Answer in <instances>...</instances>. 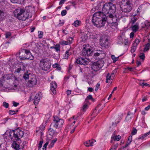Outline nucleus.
Returning a JSON list of instances; mask_svg holds the SVG:
<instances>
[{"label":"nucleus","instance_id":"cd10ccee","mask_svg":"<svg viewBox=\"0 0 150 150\" xmlns=\"http://www.w3.org/2000/svg\"><path fill=\"white\" fill-rule=\"evenodd\" d=\"M88 108V104L86 103H84L83 105L82 109H81V110H83V112H85Z\"/></svg>","mask_w":150,"mask_h":150},{"label":"nucleus","instance_id":"bf43d9fd","mask_svg":"<svg viewBox=\"0 0 150 150\" xmlns=\"http://www.w3.org/2000/svg\"><path fill=\"white\" fill-rule=\"evenodd\" d=\"M59 66V65L57 64V63H55L54 64L52 65V67L53 68H57V67H58Z\"/></svg>","mask_w":150,"mask_h":150},{"label":"nucleus","instance_id":"b1692460","mask_svg":"<svg viewBox=\"0 0 150 150\" xmlns=\"http://www.w3.org/2000/svg\"><path fill=\"white\" fill-rule=\"evenodd\" d=\"M137 18L136 17V15H134L133 17L132 18L131 21L130 22V23L131 25H133L135 24V22L137 21Z\"/></svg>","mask_w":150,"mask_h":150},{"label":"nucleus","instance_id":"13d9d810","mask_svg":"<svg viewBox=\"0 0 150 150\" xmlns=\"http://www.w3.org/2000/svg\"><path fill=\"white\" fill-rule=\"evenodd\" d=\"M134 32H132L130 33V38H133L134 35Z\"/></svg>","mask_w":150,"mask_h":150},{"label":"nucleus","instance_id":"393cba45","mask_svg":"<svg viewBox=\"0 0 150 150\" xmlns=\"http://www.w3.org/2000/svg\"><path fill=\"white\" fill-rule=\"evenodd\" d=\"M150 47V39H148V42L145 46L144 51L145 52L149 50Z\"/></svg>","mask_w":150,"mask_h":150},{"label":"nucleus","instance_id":"09e8293b","mask_svg":"<svg viewBox=\"0 0 150 150\" xmlns=\"http://www.w3.org/2000/svg\"><path fill=\"white\" fill-rule=\"evenodd\" d=\"M48 144V142H47L45 144L42 148L43 150H46Z\"/></svg>","mask_w":150,"mask_h":150},{"label":"nucleus","instance_id":"8fccbe9b","mask_svg":"<svg viewBox=\"0 0 150 150\" xmlns=\"http://www.w3.org/2000/svg\"><path fill=\"white\" fill-rule=\"evenodd\" d=\"M137 130L135 128L134 129L132 132V135H135L137 133Z\"/></svg>","mask_w":150,"mask_h":150},{"label":"nucleus","instance_id":"a211bd4d","mask_svg":"<svg viewBox=\"0 0 150 150\" xmlns=\"http://www.w3.org/2000/svg\"><path fill=\"white\" fill-rule=\"evenodd\" d=\"M41 95V93L40 92H39L38 94H36L34 98L33 102L35 105H37L39 102L40 100V95Z\"/></svg>","mask_w":150,"mask_h":150},{"label":"nucleus","instance_id":"4c0bfd02","mask_svg":"<svg viewBox=\"0 0 150 150\" xmlns=\"http://www.w3.org/2000/svg\"><path fill=\"white\" fill-rule=\"evenodd\" d=\"M139 84H140V85L142 86L143 87H144V86H146L150 87V85L149 84H148L147 83H144V82H143V83H139Z\"/></svg>","mask_w":150,"mask_h":150},{"label":"nucleus","instance_id":"20e7f679","mask_svg":"<svg viewBox=\"0 0 150 150\" xmlns=\"http://www.w3.org/2000/svg\"><path fill=\"white\" fill-rule=\"evenodd\" d=\"M121 10L124 12L129 13L132 9L130 3L128 0H122L120 5Z\"/></svg>","mask_w":150,"mask_h":150},{"label":"nucleus","instance_id":"6e6d98bb","mask_svg":"<svg viewBox=\"0 0 150 150\" xmlns=\"http://www.w3.org/2000/svg\"><path fill=\"white\" fill-rule=\"evenodd\" d=\"M22 70V69L21 67H20L18 68L17 69L15 70V71L17 73H19L20 71Z\"/></svg>","mask_w":150,"mask_h":150},{"label":"nucleus","instance_id":"5fc2aeb1","mask_svg":"<svg viewBox=\"0 0 150 150\" xmlns=\"http://www.w3.org/2000/svg\"><path fill=\"white\" fill-rule=\"evenodd\" d=\"M111 76L110 75L109 73H108L106 76V79L107 80H109L110 79Z\"/></svg>","mask_w":150,"mask_h":150},{"label":"nucleus","instance_id":"864d4df0","mask_svg":"<svg viewBox=\"0 0 150 150\" xmlns=\"http://www.w3.org/2000/svg\"><path fill=\"white\" fill-rule=\"evenodd\" d=\"M43 142V141L42 140L40 141V143L39 144L38 146L39 149H40L42 147Z\"/></svg>","mask_w":150,"mask_h":150},{"label":"nucleus","instance_id":"aec40b11","mask_svg":"<svg viewBox=\"0 0 150 150\" xmlns=\"http://www.w3.org/2000/svg\"><path fill=\"white\" fill-rule=\"evenodd\" d=\"M16 141H14L12 144L11 146L16 150H19L20 149L19 145L16 142Z\"/></svg>","mask_w":150,"mask_h":150},{"label":"nucleus","instance_id":"680f3d73","mask_svg":"<svg viewBox=\"0 0 150 150\" xmlns=\"http://www.w3.org/2000/svg\"><path fill=\"white\" fill-rule=\"evenodd\" d=\"M4 16V13L3 11L0 10V18H2Z\"/></svg>","mask_w":150,"mask_h":150},{"label":"nucleus","instance_id":"9d476101","mask_svg":"<svg viewBox=\"0 0 150 150\" xmlns=\"http://www.w3.org/2000/svg\"><path fill=\"white\" fill-rule=\"evenodd\" d=\"M87 45H83V48L82 50V53L83 56H91L92 54L93 50L92 49L88 48Z\"/></svg>","mask_w":150,"mask_h":150},{"label":"nucleus","instance_id":"052dcab7","mask_svg":"<svg viewBox=\"0 0 150 150\" xmlns=\"http://www.w3.org/2000/svg\"><path fill=\"white\" fill-rule=\"evenodd\" d=\"M76 127V126L75 127H74L70 131L71 133H73L75 131Z\"/></svg>","mask_w":150,"mask_h":150},{"label":"nucleus","instance_id":"37998d69","mask_svg":"<svg viewBox=\"0 0 150 150\" xmlns=\"http://www.w3.org/2000/svg\"><path fill=\"white\" fill-rule=\"evenodd\" d=\"M139 57L140 59L144 60L145 58V54L144 53H141L139 55Z\"/></svg>","mask_w":150,"mask_h":150},{"label":"nucleus","instance_id":"39448f33","mask_svg":"<svg viewBox=\"0 0 150 150\" xmlns=\"http://www.w3.org/2000/svg\"><path fill=\"white\" fill-rule=\"evenodd\" d=\"M39 66L42 70L47 71L50 68L51 63L49 59L46 58L42 59L40 61Z\"/></svg>","mask_w":150,"mask_h":150},{"label":"nucleus","instance_id":"338daca9","mask_svg":"<svg viewBox=\"0 0 150 150\" xmlns=\"http://www.w3.org/2000/svg\"><path fill=\"white\" fill-rule=\"evenodd\" d=\"M150 108V105H148L147 107L145 108V110H148Z\"/></svg>","mask_w":150,"mask_h":150},{"label":"nucleus","instance_id":"e2e57ef3","mask_svg":"<svg viewBox=\"0 0 150 150\" xmlns=\"http://www.w3.org/2000/svg\"><path fill=\"white\" fill-rule=\"evenodd\" d=\"M88 91L89 92H93V88L91 87H89L88 88Z\"/></svg>","mask_w":150,"mask_h":150},{"label":"nucleus","instance_id":"6ab92c4d","mask_svg":"<svg viewBox=\"0 0 150 150\" xmlns=\"http://www.w3.org/2000/svg\"><path fill=\"white\" fill-rule=\"evenodd\" d=\"M131 28L132 31L134 33H136L139 29V23H137L135 24L132 25Z\"/></svg>","mask_w":150,"mask_h":150},{"label":"nucleus","instance_id":"c03bdc74","mask_svg":"<svg viewBox=\"0 0 150 150\" xmlns=\"http://www.w3.org/2000/svg\"><path fill=\"white\" fill-rule=\"evenodd\" d=\"M93 99V97L91 95H90L88 96L85 99L86 101H87L89 100H92Z\"/></svg>","mask_w":150,"mask_h":150},{"label":"nucleus","instance_id":"2eb2a0df","mask_svg":"<svg viewBox=\"0 0 150 150\" xmlns=\"http://www.w3.org/2000/svg\"><path fill=\"white\" fill-rule=\"evenodd\" d=\"M118 42L119 43H121L124 45H128V40L127 38H125L122 37L121 36L118 37Z\"/></svg>","mask_w":150,"mask_h":150},{"label":"nucleus","instance_id":"ddd939ff","mask_svg":"<svg viewBox=\"0 0 150 150\" xmlns=\"http://www.w3.org/2000/svg\"><path fill=\"white\" fill-rule=\"evenodd\" d=\"M100 44L103 47H106L108 46L109 42L107 38H103L100 40Z\"/></svg>","mask_w":150,"mask_h":150},{"label":"nucleus","instance_id":"e433bc0d","mask_svg":"<svg viewBox=\"0 0 150 150\" xmlns=\"http://www.w3.org/2000/svg\"><path fill=\"white\" fill-rule=\"evenodd\" d=\"M5 35L6 38H9L11 36V33L10 32H8L5 34Z\"/></svg>","mask_w":150,"mask_h":150},{"label":"nucleus","instance_id":"a878e982","mask_svg":"<svg viewBox=\"0 0 150 150\" xmlns=\"http://www.w3.org/2000/svg\"><path fill=\"white\" fill-rule=\"evenodd\" d=\"M11 2L13 3H16L18 4H20L23 3L24 0H10Z\"/></svg>","mask_w":150,"mask_h":150},{"label":"nucleus","instance_id":"a19ab883","mask_svg":"<svg viewBox=\"0 0 150 150\" xmlns=\"http://www.w3.org/2000/svg\"><path fill=\"white\" fill-rule=\"evenodd\" d=\"M73 39L71 37H69L68 39V42H69V44H71L73 42Z\"/></svg>","mask_w":150,"mask_h":150},{"label":"nucleus","instance_id":"f3484780","mask_svg":"<svg viewBox=\"0 0 150 150\" xmlns=\"http://www.w3.org/2000/svg\"><path fill=\"white\" fill-rule=\"evenodd\" d=\"M96 142V140L92 139L86 141L84 143V144L86 146L88 147L93 146Z\"/></svg>","mask_w":150,"mask_h":150},{"label":"nucleus","instance_id":"dca6fc26","mask_svg":"<svg viewBox=\"0 0 150 150\" xmlns=\"http://www.w3.org/2000/svg\"><path fill=\"white\" fill-rule=\"evenodd\" d=\"M57 87V85L56 83L55 82H52L50 83V89L53 94H55L56 93V89Z\"/></svg>","mask_w":150,"mask_h":150},{"label":"nucleus","instance_id":"9b49d317","mask_svg":"<svg viewBox=\"0 0 150 150\" xmlns=\"http://www.w3.org/2000/svg\"><path fill=\"white\" fill-rule=\"evenodd\" d=\"M25 10L23 8L19 7L16 9L14 11L13 13L15 17L19 19L21 17V15Z\"/></svg>","mask_w":150,"mask_h":150},{"label":"nucleus","instance_id":"473e14b6","mask_svg":"<svg viewBox=\"0 0 150 150\" xmlns=\"http://www.w3.org/2000/svg\"><path fill=\"white\" fill-rule=\"evenodd\" d=\"M54 49L56 52L59 51L60 50V46L59 44H56L54 47Z\"/></svg>","mask_w":150,"mask_h":150},{"label":"nucleus","instance_id":"f03ea898","mask_svg":"<svg viewBox=\"0 0 150 150\" xmlns=\"http://www.w3.org/2000/svg\"><path fill=\"white\" fill-rule=\"evenodd\" d=\"M64 123V121L62 119L59 118L56 116H54V119L51 123L49 130V134L52 136L57 135L58 133L56 132L55 129L62 127Z\"/></svg>","mask_w":150,"mask_h":150},{"label":"nucleus","instance_id":"0e129e2a","mask_svg":"<svg viewBox=\"0 0 150 150\" xmlns=\"http://www.w3.org/2000/svg\"><path fill=\"white\" fill-rule=\"evenodd\" d=\"M66 1V0H61L59 2V5H60L61 4H64Z\"/></svg>","mask_w":150,"mask_h":150},{"label":"nucleus","instance_id":"de8ad7c7","mask_svg":"<svg viewBox=\"0 0 150 150\" xmlns=\"http://www.w3.org/2000/svg\"><path fill=\"white\" fill-rule=\"evenodd\" d=\"M8 104L6 102H4L3 103V106L7 108L8 107Z\"/></svg>","mask_w":150,"mask_h":150},{"label":"nucleus","instance_id":"6e6552de","mask_svg":"<svg viewBox=\"0 0 150 150\" xmlns=\"http://www.w3.org/2000/svg\"><path fill=\"white\" fill-rule=\"evenodd\" d=\"M105 56V52L103 50H98L95 52L93 57L96 59L98 60H102Z\"/></svg>","mask_w":150,"mask_h":150},{"label":"nucleus","instance_id":"7c9ffc66","mask_svg":"<svg viewBox=\"0 0 150 150\" xmlns=\"http://www.w3.org/2000/svg\"><path fill=\"white\" fill-rule=\"evenodd\" d=\"M69 51L70 50L66 51L65 55V58H68L69 56L71 54V53Z\"/></svg>","mask_w":150,"mask_h":150},{"label":"nucleus","instance_id":"f8f14e48","mask_svg":"<svg viewBox=\"0 0 150 150\" xmlns=\"http://www.w3.org/2000/svg\"><path fill=\"white\" fill-rule=\"evenodd\" d=\"M76 62L78 64L85 65L88 63V59L86 58L80 57L76 59Z\"/></svg>","mask_w":150,"mask_h":150},{"label":"nucleus","instance_id":"4be33fe9","mask_svg":"<svg viewBox=\"0 0 150 150\" xmlns=\"http://www.w3.org/2000/svg\"><path fill=\"white\" fill-rule=\"evenodd\" d=\"M99 36V35L97 34L94 33H90V38L93 39H97Z\"/></svg>","mask_w":150,"mask_h":150},{"label":"nucleus","instance_id":"a18cd8bd","mask_svg":"<svg viewBox=\"0 0 150 150\" xmlns=\"http://www.w3.org/2000/svg\"><path fill=\"white\" fill-rule=\"evenodd\" d=\"M67 11L65 10L62 11L61 12V14L62 16H65L67 14Z\"/></svg>","mask_w":150,"mask_h":150},{"label":"nucleus","instance_id":"4d7b16f0","mask_svg":"<svg viewBox=\"0 0 150 150\" xmlns=\"http://www.w3.org/2000/svg\"><path fill=\"white\" fill-rule=\"evenodd\" d=\"M13 105L14 106L16 107L19 105L18 103H16L15 101L13 102Z\"/></svg>","mask_w":150,"mask_h":150},{"label":"nucleus","instance_id":"79ce46f5","mask_svg":"<svg viewBox=\"0 0 150 150\" xmlns=\"http://www.w3.org/2000/svg\"><path fill=\"white\" fill-rule=\"evenodd\" d=\"M117 146L118 144H115L111 147L110 150H115L117 148Z\"/></svg>","mask_w":150,"mask_h":150},{"label":"nucleus","instance_id":"58836bf2","mask_svg":"<svg viewBox=\"0 0 150 150\" xmlns=\"http://www.w3.org/2000/svg\"><path fill=\"white\" fill-rule=\"evenodd\" d=\"M39 34L38 35V38H39L41 39L42 38L43 33L42 31H39Z\"/></svg>","mask_w":150,"mask_h":150},{"label":"nucleus","instance_id":"49530a36","mask_svg":"<svg viewBox=\"0 0 150 150\" xmlns=\"http://www.w3.org/2000/svg\"><path fill=\"white\" fill-rule=\"evenodd\" d=\"M61 44L62 45H67L69 44V42H68V41H66L63 40L62 41Z\"/></svg>","mask_w":150,"mask_h":150},{"label":"nucleus","instance_id":"ea45409f","mask_svg":"<svg viewBox=\"0 0 150 150\" xmlns=\"http://www.w3.org/2000/svg\"><path fill=\"white\" fill-rule=\"evenodd\" d=\"M132 141V136H130L129 137L128 139L127 142V143L130 144Z\"/></svg>","mask_w":150,"mask_h":150},{"label":"nucleus","instance_id":"4468645a","mask_svg":"<svg viewBox=\"0 0 150 150\" xmlns=\"http://www.w3.org/2000/svg\"><path fill=\"white\" fill-rule=\"evenodd\" d=\"M37 83V80L35 76H33L31 78L30 80L28 83V85L29 87H32L34 85H36Z\"/></svg>","mask_w":150,"mask_h":150},{"label":"nucleus","instance_id":"bb28decb","mask_svg":"<svg viewBox=\"0 0 150 150\" xmlns=\"http://www.w3.org/2000/svg\"><path fill=\"white\" fill-rule=\"evenodd\" d=\"M81 23V22L79 20H76L74 21V23H73V25L75 27H77L79 26V24Z\"/></svg>","mask_w":150,"mask_h":150},{"label":"nucleus","instance_id":"423d86ee","mask_svg":"<svg viewBox=\"0 0 150 150\" xmlns=\"http://www.w3.org/2000/svg\"><path fill=\"white\" fill-rule=\"evenodd\" d=\"M104 63V62L102 60H98L92 64L91 68L94 71H96L102 68Z\"/></svg>","mask_w":150,"mask_h":150},{"label":"nucleus","instance_id":"f704fd0d","mask_svg":"<svg viewBox=\"0 0 150 150\" xmlns=\"http://www.w3.org/2000/svg\"><path fill=\"white\" fill-rule=\"evenodd\" d=\"M140 42V40L138 39L137 38L134 41V42L133 44L137 46Z\"/></svg>","mask_w":150,"mask_h":150},{"label":"nucleus","instance_id":"774afa93","mask_svg":"<svg viewBox=\"0 0 150 150\" xmlns=\"http://www.w3.org/2000/svg\"><path fill=\"white\" fill-rule=\"evenodd\" d=\"M54 143H53L52 142H51L50 144V145H49V147L50 148H51L52 147H53V146H54Z\"/></svg>","mask_w":150,"mask_h":150},{"label":"nucleus","instance_id":"5701e85b","mask_svg":"<svg viewBox=\"0 0 150 150\" xmlns=\"http://www.w3.org/2000/svg\"><path fill=\"white\" fill-rule=\"evenodd\" d=\"M31 75V74L28 71H26L24 73V74L23 76V78L25 80H27L29 79L30 76Z\"/></svg>","mask_w":150,"mask_h":150},{"label":"nucleus","instance_id":"c756f323","mask_svg":"<svg viewBox=\"0 0 150 150\" xmlns=\"http://www.w3.org/2000/svg\"><path fill=\"white\" fill-rule=\"evenodd\" d=\"M137 46L133 44L132 46L131 47V52L132 53H134L135 51L137 49Z\"/></svg>","mask_w":150,"mask_h":150},{"label":"nucleus","instance_id":"7ed1b4c3","mask_svg":"<svg viewBox=\"0 0 150 150\" xmlns=\"http://www.w3.org/2000/svg\"><path fill=\"white\" fill-rule=\"evenodd\" d=\"M23 132L19 129H16L9 132V137L14 141H19L18 143L21 142L20 139L23 137Z\"/></svg>","mask_w":150,"mask_h":150},{"label":"nucleus","instance_id":"1a4fd4ad","mask_svg":"<svg viewBox=\"0 0 150 150\" xmlns=\"http://www.w3.org/2000/svg\"><path fill=\"white\" fill-rule=\"evenodd\" d=\"M32 16V13L30 11L25 10L23 13L21 14V17H20L19 20L22 21H25L31 18Z\"/></svg>","mask_w":150,"mask_h":150},{"label":"nucleus","instance_id":"c85d7f7f","mask_svg":"<svg viewBox=\"0 0 150 150\" xmlns=\"http://www.w3.org/2000/svg\"><path fill=\"white\" fill-rule=\"evenodd\" d=\"M150 26V22H147L145 23L144 25L142 26L143 28H147L149 27Z\"/></svg>","mask_w":150,"mask_h":150},{"label":"nucleus","instance_id":"f257e3e1","mask_svg":"<svg viewBox=\"0 0 150 150\" xmlns=\"http://www.w3.org/2000/svg\"><path fill=\"white\" fill-rule=\"evenodd\" d=\"M116 9L115 4L111 2L105 4L102 12H98L93 14L92 19L93 25L97 28L103 27L107 20L112 28H117L119 18L121 16L118 14L114 13Z\"/></svg>","mask_w":150,"mask_h":150},{"label":"nucleus","instance_id":"0eeeda50","mask_svg":"<svg viewBox=\"0 0 150 150\" xmlns=\"http://www.w3.org/2000/svg\"><path fill=\"white\" fill-rule=\"evenodd\" d=\"M23 52L24 51L25 53L24 56H20V58L21 60L28 59L33 60L34 59V57L31 54L29 50L25 49L23 50Z\"/></svg>","mask_w":150,"mask_h":150},{"label":"nucleus","instance_id":"72a5a7b5","mask_svg":"<svg viewBox=\"0 0 150 150\" xmlns=\"http://www.w3.org/2000/svg\"><path fill=\"white\" fill-rule=\"evenodd\" d=\"M148 135H150L148 132H147L144 133L143 134L142 136H141L139 137V139H144L145 137H147Z\"/></svg>","mask_w":150,"mask_h":150},{"label":"nucleus","instance_id":"603ef678","mask_svg":"<svg viewBox=\"0 0 150 150\" xmlns=\"http://www.w3.org/2000/svg\"><path fill=\"white\" fill-rule=\"evenodd\" d=\"M142 6H139L138 8L137 9V11L138 13H139L142 10Z\"/></svg>","mask_w":150,"mask_h":150},{"label":"nucleus","instance_id":"3c124183","mask_svg":"<svg viewBox=\"0 0 150 150\" xmlns=\"http://www.w3.org/2000/svg\"><path fill=\"white\" fill-rule=\"evenodd\" d=\"M64 20H62V21L61 20H59V26H61L62 25L64 24Z\"/></svg>","mask_w":150,"mask_h":150},{"label":"nucleus","instance_id":"2f4dec72","mask_svg":"<svg viewBox=\"0 0 150 150\" xmlns=\"http://www.w3.org/2000/svg\"><path fill=\"white\" fill-rule=\"evenodd\" d=\"M18 111V110H10L9 111V113L10 115H12L16 114Z\"/></svg>","mask_w":150,"mask_h":150},{"label":"nucleus","instance_id":"69168bd1","mask_svg":"<svg viewBox=\"0 0 150 150\" xmlns=\"http://www.w3.org/2000/svg\"><path fill=\"white\" fill-rule=\"evenodd\" d=\"M137 67L139 66L141 64V62L140 61H137Z\"/></svg>","mask_w":150,"mask_h":150},{"label":"nucleus","instance_id":"412c9836","mask_svg":"<svg viewBox=\"0 0 150 150\" xmlns=\"http://www.w3.org/2000/svg\"><path fill=\"white\" fill-rule=\"evenodd\" d=\"M112 141L114 140L115 141H118L121 138V137L118 135V136H115V134L113 133L111 137Z\"/></svg>","mask_w":150,"mask_h":150},{"label":"nucleus","instance_id":"c9c22d12","mask_svg":"<svg viewBox=\"0 0 150 150\" xmlns=\"http://www.w3.org/2000/svg\"><path fill=\"white\" fill-rule=\"evenodd\" d=\"M111 57L112 59L113 60V62L115 63L116 61L118 60L119 59V57H116L114 55H112L111 56Z\"/></svg>","mask_w":150,"mask_h":150}]
</instances>
